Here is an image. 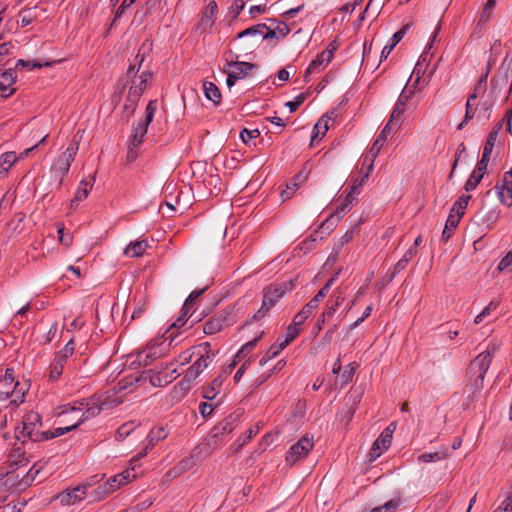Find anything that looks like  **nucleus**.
I'll return each instance as SVG.
<instances>
[{
	"label": "nucleus",
	"instance_id": "nucleus-1",
	"mask_svg": "<svg viewBox=\"0 0 512 512\" xmlns=\"http://www.w3.org/2000/svg\"><path fill=\"white\" fill-rule=\"evenodd\" d=\"M43 423L41 416L35 411L27 412L21 422V427H17L15 435L18 440L28 438L32 442L47 441L77 428V425L67 427H58L52 431H42Z\"/></svg>",
	"mask_w": 512,
	"mask_h": 512
},
{
	"label": "nucleus",
	"instance_id": "nucleus-2",
	"mask_svg": "<svg viewBox=\"0 0 512 512\" xmlns=\"http://www.w3.org/2000/svg\"><path fill=\"white\" fill-rule=\"evenodd\" d=\"M151 76L152 74L148 71H143L138 75V70H135V65H130L125 75L118 80L116 89L119 93H123L124 90L129 87L124 106L125 110L134 112L138 101L147 88V82Z\"/></svg>",
	"mask_w": 512,
	"mask_h": 512
},
{
	"label": "nucleus",
	"instance_id": "nucleus-3",
	"mask_svg": "<svg viewBox=\"0 0 512 512\" xmlns=\"http://www.w3.org/2000/svg\"><path fill=\"white\" fill-rule=\"evenodd\" d=\"M497 345L491 342L487 349L476 356L467 368V377L471 382L473 393L479 392L483 388V380L487 370L490 367Z\"/></svg>",
	"mask_w": 512,
	"mask_h": 512
},
{
	"label": "nucleus",
	"instance_id": "nucleus-4",
	"mask_svg": "<svg viewBox=\"0 0 512 512\" xmlns=\"http://www.w3.org/2000/svg\"><path fill=\"white\" fill-rule=\"evenodd\" d=\"M217 352L211 350L209 342H203L195 346V356L197 359L186 370L185 376L181 382L175 387L181 388L183 391L189 390V383L194 381L208 366L212 363Z\"/></svg>",
	"mask_w": 512,
	"mask_h": 512
},
{
	"label": "nucleus",
	"instance_id": "nucleus-5",
	"mask_svg": "<svg viewBox=\"0 0 512 512\" xmlns=\"http://www.w3.org/2000/svg\"><path fill=\"white\" fill-rule=\"evenodd\" d=\"M294 288L292 280L283 283H272L264 288L263 300L260 309L253 315L254 321L263 319L268 312L277 304V302L289 291Z\"/></svg>",
	"mask_w": 512,
	"mask_h": 512
},
{
	"label": "nucleus",
	"instance_id": "nucleus-6",
	"mask_svg": "<svg viewBox=\"0 0 512 512\" xmlns=\"http://www.w3.org/2000/svg\"><path fill=\"white\" fill-rule=\"evenodd\" d=\"M419 79L420 77L417 76L415 82L413 83V85H411V87H409L408 85H406L404 87V89L401 91L399 97H398V100L393 108V111L390 115V118H389V123H391L392 125H394L395 127H399L401 122H402V117L404 115V112L406 110V105H407V102L413 97V95L415 94V88H416V85L418 84L419 82Z\"/></svg>",
	"mask_w": 512,
	"mask_h": 512
},
{
	"label": "nucleus",
	"instance_id": "nucleus-7",
	"mask_svg": "<svg viewBox=\"0 0 512 512\" xmlns=\"http://www.w3.org/2000/svg\"><path fill=\"white\" fill-rule=\"evenodd\" d=\"M156 109L157 102L155 100L149 101L145 110V118L141 120L132 130L130 142L132 143L133 147H138L143 143L145 135L147 134L148 126L153 120Z\"/></svg>",
	"mask_w": 512,
	"mask_h": 512
},
{
	"label": "nucleus",
	"instance_id": "nucleus-8",
	"mask_svg": "<svg viewBox=\"0 0 512 512\" xmlns=\"http://www.w3.org/2000/svg\"><path fill=\"white\" fill-rule=\"evenodd\" d=\"M170 345L171 341L166 344L165 339L159 343H151L145 350L137 354L136 361L141 366H149L156 359L163 357Z\"/></svg>",
	"mask_w": 512,
	"mask_h": 512
},
{
	"label": "nucleus",
	"instance_id": "nucleus-9",
	"mask_svg": "<svg viewBox=\"0 0 512 512\" xmlns=\"http://www.w3.org/2000/svg\"><path fill=\"white\" fill-rule=\"evenodd\" d=\"M313 438L304 436L298 440L297 443L292 445L286 454L287 464L294 465L300 459L307 457L309 452L313 449Z\"/></svg>",
	"mask_w": 512,
	"mask_h": 512
},
{
	"label": "nucleus",
	"instance_id": "nucleus-10",
	"mask_svg": "<svg viewBox=\"0 0 512 512\" xmlns=\"http://www.w3.org/2000/svg\"><path fill=\"white\" fill-rule=\"evenodd\" d=\"M266 28V24H257L239 32L236 36L237 39L252 38L249 43L239 47V50L245 55L251 54L257 44L262 41V34Z\"/></svg>",
	"mask_w": 512,
	"mask_h": 512
},
{
	"label": "nucleus",
	"instance_id": "nucleus-11",
	"mask_svg": "<svg viewBox=\"0 0 512 512\" xmlns=\"http://www.w3.org/2000/svg\"><path fill=\"white\" fill-rule=\"evenodd\" d=\"M104 405L105 402L102 400V396H93L89 399L81 400L78 409L84 411L79 420L73 425L78 427L84 421L99 415Z\"/></svg>",
	"mask_w": 512,
	"mask_h": 512
},
{
	"label": "nucleus",
	"instance_id": "nucleus-12",
	"mask_svg": "<svg viewBox=\"0 0 512 512\" xmlns=\"http://www.w3.org/2000/svg\"><path fill=\"white\" fill-rule=\"evenodd\" d=\"M78 149L79 140L74 137L66 150L58 157L55 163V170L61 177L68 174L71 163L74 161Z\"/></svg>",
	"mask_w": 512,
	"mask_h": 512
},
{
	"label": "nucleus",
	"instance_id": "nucleus-13",
	"mask_svg": "<svg viewBox=\"0 0 512 512\" xmlns=\"http://www.w3.org/2000/svg\"><path fill=\"white\" fill-rule=\"evenodd\" d=\"M226 67L239 78H245L251 70L256 69L257 65L249 62L238 61L239 55L229 50L225 53Z\"/></svg>",
	"mask_w": 512,
	"mask_h": 512
},
{
	"label": "nucleus",
	"instance_id": "nucleus-14",
	"mask_svg": "<svg viewBox=\"0 0 512 512\" xmlns=\"http://www.w3.org/2000/svg\"><path fill=\"white\" fill-rule=\"evenodd\" d=\"M494 189L498 196L499 201L507 207L512 206V168L503 174Z\"/></svg>",
	"mask_w": 512,
	"mask_h": 512
},
{
	"label": "nucleus",
	"instance_id": "nucleus-15",
	"mask_svg": "<svg viewBox=\"0 0 512 512\" xmlns=\"http://www.w3.org/2000/svg\"><path fill=\"white\" fill-rule=\"evenodd\" d=\"M89 487H91V483L79 484L71 490L58 494L57 499L61 505H74L85 498Z\"/></svg>",
	"mask_w": 512,
	"mask_h": 512
},
{
	"label": "nucleus",
	"instance_id": "nucleus-16",
	"mask_svg": "<svg viewBox=\"0 0 512 512\" xmlns=\"http://www.w3.org/2000/svg\"><path fill=\"white\" fill-rule=\"evenodd\" d=\"M218 14V5L215 1H210L205 8L202 10L200 14V19L198 22V28L205 32L211 29L216 21V16Z\"/></svg>",
	"mask_w": 512,
	"mask_h": 512
},
{
	"label": "nucleus",
	"instance_id": "nucleus-17",
	"mask_svg": "<svg viewBox=\"0 0 512 512\" xmlns=\"http://www.w3.org/2000/svg\"><path fill=\"white\" fill-rule=\"evenodd\" d=\"M168 366L165 367L164 370H167ZM177 373L176 369H172L171 373L166 371H156L154 369H150L144 374H146L149 378V382L154 387H164L169 384L176 376L174 374Z\"/></svg>",
	"mask_w": 512,
	"mask_h": 512
},
{
	"label": "nucleus",
	"instance_id": "nucleus-18",
	"mask_svg": "<svg viewBox=\"0 0 512 512\" xmlns=\"http://www.w3.org/2000/svg\"><path fill=\"white\" fill-rule=\"evenodd\" d=\"M16 75L13 68H8L0 74V93L3 98L11 96L15 92L13 87Z\"/></svg>",
	"mask_w": 512,
	"mask_h": 512
},
{
	"label": "nucleus",
	"instance_id": "nucleus-19",
	"mask_svg": "<svg viewBox=\"0 0 512 512\" xmlns=\"http://www.w3.org/2000/svg\"><path fill=\"white\" fill-rule=\"evenodd\" d=\"M397 127L392 125L391 123L387 122L383 130L380 132L376 140L373 142L371 148H370V154L371 159L373 161L378 156L381 148L383 147L384 143L387 141L388 137L392 135L396 131Z\"/></svg>",
	"mask_w": 512,
	"mask_h": 512
},
{
	"label": "nucleus",
	"instance_id": "nucleus-20",
	"mask_svg": "<svg viewBox=\"0 0 512 512\" xmlns=\"http://www.w3.org/2000/svg\"><path fill=\"white\" fill-rule=\"evenodd\" d=\"M239 414H230L220 421L213 429L214 437L231 433L235 429Z\"/></svg>",
	"mask_w": 512,
	"mask_h": 512
},
{
	"label": "nucleus",
	"instance_id": "nucleus-21",
	"mask_svg": "<svg viewBox=\"0 0 512 512\" xmlns=\"http://www.w3.org/2000/svg\"><path fill=\"white\" fill-rule=\"evenodd\" d=\"M391 442H392V439L387 437V434H383L381 432V434L375 440V442L373 443V445L370 449V452H369L370 460H375L376 458H378L385 450H387L390 447Z\"/></svg>",
	"mask_w": 512,
	"mask_h": 512
},
{
	"label": "nucleus",
	"instance_id": "nucleus-22",
	"mask_svg": "<svg viewBox=\"0 0 512 512\" xmlns=\"http://www.w3.org/2000/svg\"><path fill=\"white\" fill-rule=\"evenodd\" d=\"M260 431V425L250 427L243 435H241L231 446L230 449L233 453L239 452L254 436Z\"/></svg>",
	"mask_w": 512,
	"mask_h": 512
},
{
	"label": "nucleus",
	"instance_id": "nucleus-23",
	"mask_svg": "<svg viewBox=\"0 0 512 512\" xmlns=\"http://www.w3.org/2000/svg\"><path fill=\"white\" fill-rule=\"evenodd\" d=\"M343 300L344 297L342 296V293L340 291H335L327 301L324 311L320 316L324 317L325 319L331 318L337 311Z\"/></svg>",
	"mask_w": 512,
	"mask_h": 512
},
{
	"label": "nucleus",
	"instance_id": "nucleus-24",
	"mask_svg": "<svg viewBox=\"0 0 512 512\" xmlns=\"http://www.w3.org/2000/svg\"><path fill=\"white\" fill-rule=\"evenodd\" d=\"M332 59L325 55L324 51L318 54L315 59L311 61L308 68L305 71L304 78L308 81V77L321 69L325 68Z\"/></svg>",
	"mask_w": 512,
	"mask_h": 512
},
{
	"label": "nucleus",
	"instance_id": "nucleus-25",
	"mask_svg": "<svg viewBox=\"0 0 512 512\" xmlns=\"http://www.w3.org/2000/svg\"><path fill=\"white\" fill-rule=\"evenodd\" d=\"M147 240H136L130 242L124 249V255L129 258L142 256L148 248Z\"/></svg>",
	"mask_w": 512,
	"mask_h": 512
},
{
	"label": "nucleus",
	"instance_id": "nucleus-26",
	"mask_svg": "<svg viewBox=\"0 0 512 512\" xmlns=\"http://www.w3.org/2000/svg\"><path fill=\"white\" fill-rule=\"evenodd\" d=\"M225 322V316H213L204 323L203 332L207 335L218 333L224 328Z\"/></svg>",
	"mask_w": 512,
	"mask_h": 512
},
{
	"label": "nucleus",
	"instance_id": "nucleus-27",
	"mask_svg": "<svg viewBox=\"0 0 512 512\" xmlns=\"http://www.w3.org/2000/svg\"><path fill=\"white\" fill-rule=\"evenodd\" d=\"M168 436V431L165 427H154L150 430L148 436H147V446L146 449L149 447L155 446L156 443H158L161 440H164ZM147 453V450H145L143 453H140V456H145Z\"/></svg>",
	"mask_w": 512,
	"mask_h": 512
},
{
	"label": "nucleus",
	"instance_id": "nucleus-28",
	"mask_svg": "<svg viewBox=\"0 0 512 512\" xmlns=\"http://www.w3.org/2000/svg\"><path fill=\"white\" fill-rule=\"evenodd\" d=\"M135 477V474H132L131 471L125 470L117 475L110 477L106 482L107 485L114 492L119 489L122 485L127 484L130 481V478Z\"/></svg>",
	"mask_w": 512,
	"mask_h": 512
},
{
	"label": "nucleus",
	"instance_id": "nucleus-29",
	"mask_svg": "<svg viewBox=\"0 0 512 512\" xmlns=\"http://www.w3.org/2000/svg\"><path fill=\"white\" fill-rule=\"evenodd\" d=\"M94 177L87 180L84 179L80 182L79 187L75 193L74 198L71 200V205L86 199L89 195L91 188L93 187Z\"/></svg>",
	"mask_w": 512,
	"mask_h": 512
},
{
	"label": "nucleus",
	"instance_id": "nucleus-30",
	"mask_svg": "<svg viewBox=\"0 0 512 512\" xmlns=\"http://www.w3.org/2000/svg\"><path fill=\"white\" fill-rule=\"evenodd\" d=\"M203 90L208 100L212 101L216 105L220 103L221 92L213 82L205 81L203 83Z\"/></svg>",
	"mask_w": 512,
	"mask_h": 512
},
{
	"label": "nucleus",
	"instance_id": "nucleus-31",
	"mask_svg": "<svg viewBox=\"0 0 512 512\" xmlns=\"http://www.w3.org/2000/svg\"><path fill=\"white\" fill-rule=\"evenodd\" d=\"M191 311L189 310H183L181 309V315L174 321V323L171 325V327L166 331L165 333V340L170 339L172 342L173 340V333L175 329H179L183 327L186 324V321L188 319V316H191Z\"/></svg>",
	"mask_w": 512,
	"mask_h": 512
},
{
	"label": "nucleus",
	"instance_id": "nucleus-32",
	"mask_svg": "<svg viewBox=\"0 0 512 512\" xmlns=\"http://www.w3.org/2000/svg\"><path fill=\"white\" fill-rule=\"evenodd\" d=\"M66 363L67 361L60 360L58 357L54 356L49 366V379L51 381H57L60 378Z\"/></svg>",
	"mask_w": 512,
	"mask_h": 512
},
{
	"label": "nucleus",
	"instance_id": "nucleus-33",
	"mask_svg": "<svg viewBox=\"0 0 512 512\" xmlns=\"http://www.w3.org/2000/svg\"><path fill=\"white\" fill-rule=\"evenodd\" d=\"M286 346L281 342L280 339L276 343L272 344L266 351L264 356L260 359V365H265L268 361L275 358Z\"/></svg>",
	"mask_w": 512,
	"mask_h": 512
},
{
	"label": "nucleus",
	"instance_id": "nucleus-34",
	"mask_svg": "<svg viewBox=\"0 0 512 512\" xmlns=\"http://www.w3.org/2000/svg\"><path fill=\"white\" fill-rule=\"evenodd\" d=\"M501 127H502V124L499 123L498 127L493 129L488 134V137L486 139V142H485L484 147H483V152H482V154H484V157H490L491 156V153L493 151V148H494L497 136H498V131L501 129Z\"/></svg>",
	"mask_w": 512,
	"mask_h": 512
},
{
	"label": "nucleus",
	"instance_id": "nucleus-35",
	"mask_svg": "<svg viewBox=\"0 0 512 512\" xmlns=\"http://www.w3.org/2000/svg\"><path fill=\"white\" fill-rule=\"evenodd\" d=\"M326 118H330L327 115L323 116L322 118H320L318 120V122L315 124L314 128H313V134H312V137H311V142H313L314 140L318 139V138H322L325 133L328 131L329 127H328V120Z\"/></svg>",
	"mask_w": 512,
	"mask_h": 512
},
{
	"label": "nucleus",
	"instance_id": "nucleus-36",
	"mask_svg": "<svg viewBox=\"0 0 512 512\" xmlns=\"http://www.w3.org/2000/svg\"><path fill=\"white\" fill-rule=\"evenodd\" d=\"M309 170L303 168L299 173H297L287 185V189L292 192L295 191L298 187H300L303 183H305L308 179Z\"/></svg>",
	"mask_w": 512,
	"mask_h": 512
},
{
	"label": "nucleus",
	"instance_id": "nucleus-37",
	"mask_svg": "<svg viewBox=\"0 0 512 512\" xmlns=\"http://www.w3.org/2000/svg\"><path fill=\"white\" fill-rule=\"evenodd\" d=\"M373 170V159L369 160L367 172L360 178H356L353 180L352 186L350 187V191L359 194L360 188L365 183V181L368 179L371 171Z\"/></svg>",
	"mask_w": 512,
	"mask_h": 512
},
{
	"label": "nucleus",
	"instance_id": "nucleus-38",
	"mask_svg": "<svg viewBox=\"0 0 512 512\" xmlns=\"http://www.w3.org/2000/svg\"><path fill=\"white\" fill-rule=\"evenodd\" d=\"M471 199L470 195H462L458 198V200L453 204L451 208V212L455 214H461V216L464 215L465 209L468 206V202Z\"/></svg>",
	"mask_w": 512,
	"mask_h": 512
},
{
	"label": "nucleus",
	"instance_id": "nucleus-39",
	"mask_svg": "<svg viewBox=\"0 0 512 512\" xmlns=\"http://www.w3.org/2000/svg\"><path fill=\"white\" fill-rule=\"evenodd\" d=\"M208 289V286L202 288V289H198V290H194L192 291L189 296L186 298L184 304H183V310H189L191 311L193 309V306H194V303L196 302V300L202 295L204 294V292Z\"/></svg>",
	"mask_w": 512,
	"mask_h": 512
},
{
	"label": "nucleus",
	"instance_id": "nucleus-40",
	"mask_svg": "<svg viewBox=\"0 0 512 512\" xmlns=\"http://www.w3.org/2000/svg\"><path fill=\"white\" fill-rule=\"evenodd\" d=\"M113 493L111 488L107 485V482L100 484L97 488H95L91 495L95 501H100L106 498L109 494Z\"/></svg>",
	"mask_w": 512,
	"mask_h": 512
},
{
	"label": "nucleus",
	"instance_id": "nucleus-41",
	"mask_svg": "<svg viewBox=\"0 0 512 512\" xmlns=\"http://www.w3.org/2000/svg\"><path fill=\"white\" fill-rule=\"evenodd\" d=\"M483 176L484 175H482L481 173H478L477 171L473 170L472 173L470 174L468 180L466 181V183L464 185L465 191L469 192V191H472V190L476 189V187L481 182Z\"/></svg>",
	"mask_w": 512,
	"mask_h": 512
},
{
	"label": "nucleus",
	"instance_id": "nucleus-42",
	"mask_svg": "<svg viewBox=\"0 0 512 512\" xmlns=\"http://www.w3.org/2000/svg\"><path fill=\"white\" fill-rule=\"evenodd\" d=\"M14 49L15 45L12 42L0 43V66L7 65V61L5 60V58L8 55L13 54Z\"/></svg>",
	"mask_w": 512,
	"mask_h": 512
},
{
	"label": "nucleus",
	"instance_id": "nucleus-43",
	"mask_svg": "<svg viewBox=\"0 0 512 512\" xmlns=\"http://www.w3.org/2000/svg\"><path fill=\"white\" fill-rule=\"evenodd\" d=\"M355 193L349 191L348 194L346 195L343 203L337 208L336 210V214L338 216H342L344 215L348 210L351 209L352 205H353V202L355 200L354 198V195Z\"/></svg>",
	"mask_w": 512,
	"mask_h": 512
},
{
	"label": "nucleus",
	"instance_id": "nucleus-44",
	"mask_svg": "<svg viewBox=\"0 0 512 512\" xmlns=\"http://www.w3.org/2000/svg\"><path fill=\"white\" fill-rule=\"evenodd\" d=\"M263 335V331L255 337L253 340L248 341L246 344L242 346V348L238 351L236 354V358H244L257 344V342L260 340V338Z\"/></svg>",
	"mask_w": 512,
	"mask_h": 512
},
{
	"label": "nucleus",
	"instance_id": "nucleus-45",
	"mask_svg": "<svg viewBox=\"0 0 512 512\" xmlns=\"http://www.w3.org/2000/svg\"><path fill=\"white\" fill-rule=\"evenodd\" d=\"M74 353V340L71 338L63 349L55 353L54 356L58 357L60 360L68 361V358L72 356Z\"/></svg>",
	"mask_w": 512,
	"mask_h": 512
},
{
	"label": "nucleus",
	"instance_id": "nucleus-46",
	"mask_svg": "<svg viewBox=\"0 0 512 512\" xmlns=\"http://www.w3.org/2000/svg\"><path fill=\"white\" fill-rule=\"evenodd\" d=\"M445 458L446 454L441 452L423 453L418 457V461L421 463H430L437 462Z\"/></svg>",
	"mask_w": 512,
	"mask_h": 512
},
{
	"label": "nucleus",
	"instance_id": "nucleus-47",
	"mask_svg": "<svg viewBox=\"0 0 512 512\" xmlns=\"http://www.w3.org/2000/svg\"><path fill=\"white\" fill-rule=\"evenodd\" d=\"M300 331V328L290 324L286 331V337L284 340H281V342L287 347L299 335Z\"/></svg>",
	"mask_w": 512,
	"mask_h": 512
},
{
	"label": "nucleus",
	"instance_id": "nucleus-48",
	"mask_svg": "<svg viewBox=\"0 0 512 512\" xmlns=\"http://www.w3.org/2000/svg\"><path fill=\"white\" fill-rule=\"evenodd\" d=\"M134 428H135L134 422L124 423L117 430V434H116L117 439L118 440L125 439L126 437H128L130 435V433L134 430Z\"/></svg>",
	"mask_w": 512,
	"mask_h": 512
},
{
	"label": "nucleus",
	"instance_id": "nucleus-49",
	"mask_svg": "<svg viewBox=\"0 0 512 512\" xmlns=\"http://www.w3.org/2000/svg\"><path fill=\"white\" fill-rule=\"evenodd\" d=\"M0 161L1 166L6 167L9 171V169L16 163L17 156L15 152H6L1 155Z\"/></svg>",
	"mask_w": 512,
	"mask_h": 512
},
{
	"label": "nucleus",
	"instance_id": "nucleus-50",
	"mask_svg": "<svg viewBox=\"0 0 512 512\" xmlns=\"http://www.w3.org/2000/svg\"><path fill=\"white\" fill-rule=\"evenodd\" d=\"M260 136V131L258 129L249 130L244 128L240 132V138L244 144H248L250 140L256 139Z\"/></svg>",
	"mask_w": 512,
	"mask_h": 512
},
{
	"label": "nucleus",
	"instance_id": "nucleus-51",
	"mask_svg": "<svg viewBox=\"0 0 512 512\" xmlns=\"http://www.w3.org/2000/svg\"><path fill=\"white\" fill-rule=\"evenodd\" d=\"M474 105H475V102L467 99L464 120L458 125V127H457L458 130H462L464 125L473 118L474 110L472 107Z\"/></svg>",
	"mask_w": 512,
	"mask_h": 512
},
{
	"label": "nucleus",
	"instance_id": "nucleus-52",
	"mask_svg": "<svg viewBox=\"0 0 512 512\" xmlns=\"http://www.w3.org/2000/svg\"><path fill=\"white\" fill-rule=\"evenodd\" d=\"M277 435V433L273 432L266 433L259 443L260 450L265 451L275 441Z\"/></svg>",
	"mask_w": 512,
	"mask_h": 512
},
{
	"label": "nucleus",
	"instance_id": "nucleus-53",
	"mask_svg": "<svg viewBox=\"0 0 512 512\" xmlns=\"http://www.w3.org/2000/svg\"><path fill=\"white\" fill-rule=\"evenodd\" d=\"M190 465H191L190 459H184V460L180 461L177 466H175L173 469H171L168 472V475H173V476L180 475L186 469H188L190 467Z\"/></svg>",
	"mask_w": 512,
	"mask_h": 512
},
{
	"label": "nucleus",
	"instance_id": "nucleus-54",
	"mask_svg": "<svg viewBox=\"0 0 512 512\" xmlns=\"http://www.w3.org/2000/svg\"><path fill=\"white\" fill-rule=\"evenodd\" d=\"M306 100V94L301 93L297 95L294 101H288L285 105L289 108L290 112H295L297 108Z\"/></svg>",
	"mask_w": 512,
	"mask_h": 512
},
{
	"label": "nucleus",
	"instance_id": "nucleus-55",
	"mask_svg": "<svg viewBox=\"0 0 512 512\" xmlns=\"http://www.w3.org/2000/svg\"><path fill=\"white\" fill-rule=\"evenodd\" d=\"M496 5V0H488L483 7L480 21H487L490 18L491 12Z\"/></svg>",
	"mask_w": 512,
	"mask_h": 512
},
{
	"label": "nucleus",
	"instance_id": "nucleus-56",
	"mask_svg": "<svg viewBox=\"0 0 512 512\" xmlns=\"http://www.w3.org/2000/svg\"><path fill=\"white\" fill-rule=\"evenodd\" d=\"M195 355V346L192 349H187L184 352L180 353L178 356L177 362H180L181 365H185L189 363L192 357Z\"/></svg>",
	"mask_w": 512,
	"mask_h": 512
},
{
	"label": "nucleus",
	"instance_id": "nucleus-57",
	"mask_svg": "<svg viewBox=\"0 0 512 512\" xmlns=\"http://www.w3.org/2000/svg\"><path fill=\"white\" fill-rule=\"evenodd\" d=\"M245 7V1L244 0H234L231 7H230V13L232 14L233 19H236L240 12Z\"/></svg>",
	"mask_w": 512,
	"mask_h": 512
},
{
	"label": "nucleus",
	"instance_id": "nucleus-58",
	"mask_svg": "<svg viewBox=\"0 0 512 512\" xmlns=\"http://www.w3.org/2000/svg\"><path fill=\"white\" fill-rule=\"evenodd\" d=\"M461 218V214H455L450 211L445 225L447 226V228H451L452 230H454L459 225Z\"/></svg>",
	"mask_w": 512,
	"mask_h": 512
},
{
	"label": "nucleus",
	"instance_id": "nucleus-59",
	"mask_svg": "<svg viewBox=\"0 0 512 512\" xmlns=\"http://www.w3.org/2000/svg\"><path fill=\"white\" fill-rule=\"evenodd\" d=\"M409 29V25H404L399 31L393 34L391 38V43L389 45H393V48L403 39L405 33Z\"/></svg>",
	"mask_w": 512,
	"mask_h": 512
},
{
	"label": "nucleus",
	"instance_id": "nucleus-60",
	"mask_svg": "<svg viewBox=\"0 0 512 512\" xmlns=\"http://www.w3.org/2000/svg\"><path fill=\"white\" fill-rule=\"evenodd\" d=\"M57 233H58L59 241L62 244H64L65 246H70L72 244V236L64 234V227L63 226H59L58 227Z\"/></svg>",
	"mask_w": 512,
	"mask_h": 512
},
{
	"label": "nucleus",
	"instance_id": "nucleus-61",
	"mask_svg": "<svg viewBox=\"0 0 512 512\" xmlns=\"http://www.w3.org/2000/svg\"><path fill=\"white\" fill-rule=\"evenodd\" d=\"M23 454L24 452L21 447H14L10 452L9 457L14 464H19L21 463L20 458L23 456Z\"/></svg>",
	"mask_w": 512,
	"mask_h": 512
},
{
	"label": "nucleus",
	"instance_id": "nucleus-62",
	"mask_svg": "<svg viewBox=\"0 0 512 512\" xmlns=\"http://www.w3.org/2000/svg\"><path fill=\"white\" fill-rule=\"evenodd\" d=\"M489 160H490V157H484V154H482V157L478 161V163L476 165V169H474V170L477 171L478 173H481L482 175H484L487 170Z\"/></svg>",
	"mask_w": 512,
	"mask_h": 512
},
{
	"label": "nucleus",
	"instance_id": "nucleus-63",
	"mask_svg": "<svg viewBox=\"0 0 512 512\" xmlns=\"http://www.w3.org/2000/svg\"><path fill=\"white\" fill-rule=\"evenodd\" d=\"M199 412L203 418H207L212 414L213 406L207 402H201L199 404Z\"/></svg>",
	"mask_w": 512,
	"mask_h": 512
},
{
	"label": "nucleus",
	"instance_id": "nucleus-64",
	"mask_svg": "<svg viewBox=\"0 0 512 512\" xmlns=\"http://www.w3.org/2000/svg\"><path fill=\"white\" fill-rule=\"evenodd\" d=\"M512 264V250L510 252H508L506 254V256H504L499 264H498V270L499 271H503L505 270L508 266H510Z\"/></svg>",
	"mask_w": 512,
	"mask_h": 512
}]
</instances>
